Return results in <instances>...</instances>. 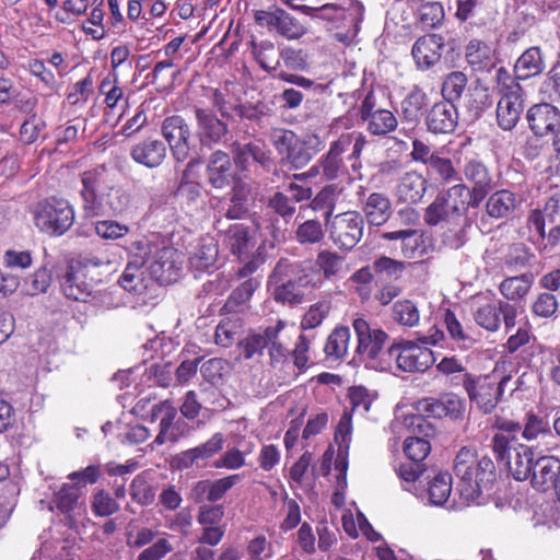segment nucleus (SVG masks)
Wrapping results in <instances>:
<instances>
[{
	"label": "nucleus",
	"mask_w": 560,
	"mask_h": 560,
	"mask_svg": "<svg viewBox=\"0 0 560 560\" xmlns=\"http://www.w3.org/2000/svg\"><path fill=\"white\" fill-rule=\"evenodd\" d=\"M526 119L533 133L545 137L560 128V110L552 104H535L526 113Z\"/></svg>",
	"instance_id": "nucleus-23"
},
{
	"label": "nucleus",
	"mask_w": 560,
	"mask_h": 560,
	"mask_svg": "<svg viewBox=\"0 0 560 560\" xmlns=\"http://www.w3.org/2000/svg\"><path fill=\"white\" fill-rule=\"evenodd\" d=\"M501 315L506 329L515 326L516 308L514 305L503 301H499L497 304L487 303L479 306L474 312V319L480 327L489 331H497L500 327Z\"/></svg>",
	"instance_id": "nucleus-19"
},
{
	"label": "nucleus",
	"mask_w": 560,
	"mask_h": 560,
	"mask_svg": "<svg viewBox=\"0 0 560 560\" xmlns=\"http://www.w3.org/2000/svg\"><path fill=\"white\" fill-rule=\"evenodd\" d=\"M444 48L445 43L441 35L428 34L416 40L411 54L417 67L421 70H428L441 60Z\"/></svg>",
	"instance_id": "nucleus-24"
},
{
	"label": "nucleus",
	"mask_w": 560,
	"mask_h": 560,
	"mask_svg": "<svg viewBox=\"0 0 560 560\" xmlns=\"http://www.w3.org/2000/svg\"><path fill=\"white\" fill-rule=\"evenodd\" d=\"M197 137L201 147L212 148L222 142L229 133V125L210 108L194 109Z\"/></svg>",
	"instance_id": "nucleus-16"
},
{
	"label": "nucleus",
	"mask_w": 560,
	"mask_h": 560,
	"mask_svg": "<svg viewBox=\"0 0 560 560\" xmlns=\"http://www.w3.org/2000/svg\"><path fill=\"white\" fill-rule=\"evenodd\" d=\"M524 110V101H499L497 121L501 129L511 131L517 125Z\"/></svg>",
	"instance_id": "nucleus-46"
},
{
	"label": "nucleus",
	"mask_w": 560,
	"mask_h": 560,
	"mask_svg": "<svg viewBox=\"0 0 560 560\" xmlns=\"http://www.w3.org/2000/svg\"><path fill=\"white\" fill-rule=\"evenodd\" d=\"M270 141L294 170L306 166L324 149V141L314 132L298 136L292 130L277 128L271 130Z\"/></svg>",
	"instance_id": "nucleus-5"
},
{
	"label": "nucleus",
	"mask_w": 560,
	"mask_h": 560,
	"mask_svg": "<svg viewBox=\"0 0 560 560\" xmlns=\"http://www.w3.org/2000/svg\"><path fill=\"white\" fill-rule=\"evenodd\" d=\"M201 163L202 161L200 158H192L188 161L185 170L183 171L176 195L187 203L196 202L201 196V184L192 179V173L195 168L198 167Z\"/></svg>",
	"instance_id": "nucleus-37"
},
{
	"label": "nucleus",
	"mask_w": 560,
	"mask_h": 560,
	"mask_svg": "<svg viewBox=\"0 0 560 560\" xmlns=\"http://www.w3.org/2000/svg\"><path fill=\"white\" fill-rule=\"evenodd\" d=\"M428 485L430 502L434 505L444 504L452 492V476L448 472H439Z\"/></svg>",
	"instance_id": "nucleus-48"
},
{
	"label": "nucleus",
	"mask_w": 560,
	"mask_h": 560,
	"mask_svg": "<svg viewBox=\"0 0 560 560\" xmlns=\"http://www.w3.org/2000/svg\"><path fill=\"white\" fill-rule=\"evenodd\" d=\"M267 209L280 217L284 223H289L296 212V206L284 191H276L270 196L267 201Z\"/></svg>",
	"instance_id": "nucleus-53"
},
{
	"label": "nucleus",
	"mask_w": 560,
	"mask_h": 560,
	"mask_svg": "<svg viewBox=\"0 0 560 560\" xmlns=\"http://www.w3.org/2000/svg\"><path fill=\"white\" fill-rule=\"evenodd\" d=\"M325 237L322 223L315 219H308L301 223L295 231V238L301 245L319 244Z\"/></svg>",
	"instance_id": "nucleus-52"
},
{
	"label": "nucleus",
	"mask_w": 560,
	"mask_h": 560,
	"mask_svg": "<svg viewBox=\"0 0 560 560\" xmlns=\"http://www.w3.org/2000/svg\"><path fill=\"white\" fill-rule=\"evenodd\" d=\"M388 358L395 359L397 368L402 372H424L433 365L435 358L433 351L424 345L412 340L394 342L388 349Z\"/></svg>",
	"instance_id": "nucleus-12"
},
{
	"label": "nucleus",
	"mask_w": 560,
	"mask_h": 560,
	"mask_svg": "<svg viewBox=\"0 0 560 560\" xmlns=\"http://www.w3.org/2000/svg\"><path fill=\"white\" fill-rule=\"evenodd\" d=\"M428 187L427 179L417 172H407L397 186L398 198L408 203H418Z\"/></svg>",
	"instance_id": "nucleus-35"
},
{
	"label": "nucleus",
	"mask_w": 560,
	"mask_h": 560,
	"mask_svg": "<svg viewBox=\"0 0 560 560\" xmlns=\"http://www.w3.org/2000/svg\"><path fill=\"white\" fill-rule=\"evenodd\" d=\"M520 80L516 73L512 75L504 67L497 69L495 82L501 94L500 101H524L525 92Z\"/></svg>",
	"instance_id": "nucleus-42"
},
{
	"label": "nucleus",
	"mask_w": 560,
	"mask_h": 560,
	"mask_svg": "<svg viewBox=\"0 0 560 560\" xmlns=\"http://www.w3.org/2000/svg\"><path fill=\"white\" fill-rule=\"evenodd\" d=\"M427 167L428 176L440 184L446 185L460 179L451 159L438 155Z\"/></svg>",
	"instance_id": "nucleus-47"
},
{
	"label": "nucleus",
	"mask_w": 560,
	"mask_h": 560,
	"mask_svg": "<svg viewBox=\"0 0 560 560\" xmlns=\"http://www.w3.org/2000/svg\"><path fill=\"white\" fill-rule=\"evenodd\" d=\"M456 491L467 504H486L497 480V468L490 456H478L476 451L462 447L454 459Z\"/></svg>",
	"instance_id": "nucleus-1"
},
{
	"label": "nucleus",
	"mask_w": 560,
	"mask_h": 560,
	"mask_svg": "<svg viewBox=\"0 0 560 560\" xmlns=\"http://www.w3.org/2000/svg\"><path fill=\"white\" fill-rule=\"evenodd\" d=\"M364 8L361 3H351L348 9L341 8L337 4L327 3L319 8L318 19L329 22L331 25L337 20H348L349 28L346 32H336L334 37L342 43L350 44L357 36L360 23L363 20Z\"/></svg>",
	"instance_id": "nucleus-14"
},
{
	"label": "nucleus",
	"mask_w": 560,
	"mask_h": 560,
	"mask_svg": "<svg viewBox=\"0 0 560 560\" xmlns=\"http://www.w3.org/2000/svg\"><path fill=\"white\" fill-rule=\"evenodd\" d=\"M419 21L423 27L435 28L444 20L445 13L440 2H425L418 9Z\"/></svg>",
	"instance_id": "nucleus-58"
},
{
	"label": "nucleus",
	"mask_w": 560,
	"mask_h": 560,
	"mask_svg": "<svg viewBox=\"0 0 560 560\" xmlns=\"http://www.w3.org/2000/svg\"><path fill=\"white\" fill-rule=\"evenodd\" d=\"M545 69L542 52L534 46L526 49L514 65V73L518 79H529L539 75Z\"/></svg>",
	"instance_id": "nucleus-39"
},
{
	"label": "nucleus",
	"mask_w": 560,
	"mask_h": 560,
	"mask_svg": "<svg viewBox=\"0 0 560 560\" xmlns=\"http://www.w3.org/2000/svg\"><path fill=\"white\" fill-rule=\"evenodd\" d=\"M465 60L475 72H490L495 67L494 50L477 38L470 39L465 46Z\"/></svg>",
	"instance_id": "nucleus-30"
},
{
	"label": "nucleus",
	"mask_w": 560,
	"mask_h": 560,
	"mask_svg": "<svg viewBox=\"0 0 560 560\" xmlns=\"http://www.w3.org/2000/svg\"><path fill=\"white\" fill-rule=\"evenodd\" d=\"M143 273L140 260L128 261L118 282L126 291L139 292L143 288Z\"/></svg>",
	"instance_id": "nucleus-57"
},
{
	"label": "nucleus",
	"mask_w": 560,
	"mask_h": 560,
	"mask_svg": "<svg viewBox=\"0 0 560 560\" xmlns=\"http://www.w3.org/2000/svg\"><path fill=\"white\" fill-rule=\"evenodd\" d=\"M350 339V329L345 326L337 327L332 330V332L328 336L325 353L327 357H331L335 359L342 358L348 350V343Z\"/></svg>",
	"instance_id": "nucleus-51"
},
{
	"label": "nucleus",
	"mask_w": 560,
	"mask_h": 560,
	"mask_svg": "<svg viewBox=\"0 0 560 560\" xmlns=\"http://www.w3.org/2000/svg\"><path fill=\"white\" fill-rule=\"evenodd\" d=\"M416 409L434 419L458 420L463 418L465 401L453 393H446L438 398L425 397L419 400Z\"/></svg>",
	"instance_id": "nucleus-17"
},
{
	"label": "nucleus",
	"mask_w": 560,
	"mask_h": 560,
	"mask_svg": "<svg viewBox=\"0 0 560 560\" xmlns=\"http://www.w3.org/2000/svg\"><path fill=\"white\" fill-rule=\"evenodd\" d=\"M176 417L177 409L168 400L160 401L152 406L150 421L154 422L160 418V432L154 440L158 445L178 440V434L173 429Z\"/></svg>",
	"instance_id": "nucleus-27"
},
{
	"label": "nucleus",
	"mask_w": 560,
	"mask_h": 560,
	"mask_svg": "<svg viewBox=\"0 0 560 560\" xmlns=\"http://www.w3.org/2000/svg\"><path fill=\"white\" fill-rule=\"evenodd\" d=\"M218 254L219 250L215 244H202L190 258V264L198 270H206L215 264Z\"/></svg>",
	"instance_id": "nucleus-63"
},
{
	"label": "nucleus",
	"mask_w": 560,
	"mask_h": 560,
	"mask_svg": "<svg viewBox=\"0 0 560 560\" xmlns=\"http://www.w3.org/2000/svg\"><path fill=\"white\" fill-rule=\"evenodd\" d=\"M254 20L258 26L266 27L269 32H276L287 39H299L307 32V28L298 19L276 5L268 10H256Z\"/></svg>",
	"instance_id": "nucleus-13"
},
{
	"label": "nucleus",
	"mask_w": 560,
	"mask_h": 560,
	"mask_svg": "<svg viewBox=\"0 0 560 560\" xmlns=\"http://www.w3.org/2000/svg\"><path fill=\"white\" fill-rule=\"evenodd\" d=\"M315 262L323 271L325 278L329 279L341 270L343 257L336 252L322 250L318 253Z\"/></svg>",
	"instance_id": "nucleus-61"
},
{
	"label": "nucleus",
	"mask_w": 560,
	"mask_h": 560,
	"mask_svg": "<svg viewBox=\"0 0 560 560\" xmlns=\"http://www.w3.org/2000/svg\"><path fill=\"white\" fill-rule=\"evenodd\" d=\"M92 512L100 517L113 515L119 511L117 501L105 490H97L91 501Z\"/></svg>",
	"instance_id": "nucleus-59"
},
{
	"label": "nucleus",
	"mask_w": 560,
	"mask_h": 560,
	"mask_svg": "<svg viewBox=\"0 0 560 560\" xmlns=\"http://www.w3.org/2000/svg\"><path fill=\"white\" fill-rule=\"evenodd\" d=\"M81 486L73 483H63L55 495L57 509L67 516L70 523L74 522L73 513L81 509L84 502L81 500Z\"/></svg>",
	"instance_id": "nucleus-38"
},
{
	"label": "nucleus",
	"mask_w": 560,
	"mask_h": 560,
	"mask_svg": "<svg viewBox=\"0 0 560 560\" xmlns=\"http://www.w3.org/2000/svg\"><path fill=\"white\" fill-rule=\"evenodd\" d=\"M428 102L427 93L419 85H413L400 104L402 121L411 125L418 124Z\"/></svg>",
	"instance_id": "nucleus-34"
},
{
	"label": "nucleus",
	"mask_w": 560,
	"mask_h": 560,
	"mask_svg": "<svg viewBox=\"0 0 560 560\" xmlns=\"http://www.w3.org/2000/svg\"><path fill=\"white\" fill-rule=\"evenodd\" d=\"M178 257L177 250L173 247H155L149 265L150 276L161 285L175 282L182 270V266L177 261Z\"/></svg>",
	"instance_id": "nucleus-18"
},
{
	"label": "nucleus",
	"mask_w": 560,
	"mask_h": 560,
	"mask_svg": "<svg viewBox=\"0 0 560 560\" xmlns=\"http://www.w3.org/2000/svg\"><path fill=\"white\" fill-rule=\"evenodd\" d=\"M491 448L497 460L504 463L509 472L517 481H525L530 478L533 466L540 455L534 447L502 434L492 436Z\"/></svg>",
	"instance_id": "nucleus-7"
},
{
	"label": "nucleus",
	"mask_w": 560,
	"mask_h": 560,
	"mask_svg": "<svg viewBox=\"0 0 560 560\" xmlns=\"http://www.w3.org/2000/svg\"><path fill=\"white\" fill-rule=\"evenodd\" d=\"M35 224L51 236L65 234L74 222V211L65 199L48 198L36 206Z\"/></svg>",
	"instance_id": "nucleus-8"
},
{
	"label": "nucleus",
	"mask_w": 560,
	"mask_h": 560,
	"mask_svg": "<svg viewBox=\"0 0 560 560\" xmlns=\"http://www.w3.org/2000/svg\"><path fill=\"white\" fill-rule=\"evenodd\" d=\"M365 124L366 131L373 136L384 137L396 130L398 120L389 109L375 112L361 119Z\"/></svg>",
	"instance_id": "nucleus-43"
},
{
	"label": "nucleus",
	"mask_w": 560,
	"mask_h": 560,
	"mask_svg": "<svg viewBox=\"0 0 560 560\" xmlns=\"http://www.w3.org/2000/svg\"><path fill=\"white\" fill-rule=\"evenodd\" d=\"M60 288L66 298L88 302L91 300L92 284L84 279H77V269L72 265L63 276Z\"/></svg>",
	"instance_id": "nucleus-41"
},
{
	"label": "nucleus",
	"mask_w": 560,
	"mask_h": 560,
	"mask_svg": "<svg viewBox=\"0 0 560 560\" xmlns=\"http://www.w3.org/2000/svg\"><path fill=\"white\" fill-rule=\"evenodd\" d=\"M167 148L162 140L145 139L130 150L131 159L149 168L160 166L166 158Z\"/></svg>",
	"instance_id": "nucleus-28"
},
{
	"label": "nucleus",
	"mask_w": 560,
	"mask_h": 560,
	"mask_svg": "<svg viewBox=\"0 0 560 560\" xmlns=\"http://www.w3.org/2000/svg\"><path fill=\"white\" fill-rule=\"evenodd\" d=\"M352 326L358 338L357 353L361 360L368 366L385 370L384 357H388V352L384 351L383 347L388 340V335L380 328L372 329L363 318L354 319Z\"/></svg>",
	"instance_id": "nucleus-9"
},
{
	"label": "nucleus",
	"mask_w": 560,
	"mask_h": 560,
	"mask_svg": "<svg viewBox=\"0 0 560 560\" xmlns=\"http://www.w3.org/2000/svg\"><path fill=\"white\" fill-rule=\"evenodd\" d=\"M206 173L208 184L215 190H223L236 183L231 156L222 150H217L210 154Z\"/></svg>",
	"instance_id": "nucleus-22"
},
{
	"label": "nucleus",
	"mask_w": 560,
	"mask_h": 560,
	"mask_svg": "<svg viewBox=\"0 0 560 560\" xmlns=\"http://www.w3.org/2000/svg\"><path fill=\"white\" fill-rule=\"evenodd\" d=\"M161 132L167 141L174 159L184 162L190 154L191 131L187 121L179 115L166 117Z\"/></svg>",
	"instance_id": "nucleus-15"
},
{
	"label": "nucleus",
	"mask_w": 560,
	"mask_h": 560,
	"mask_svg": "<svg viewBox=\"0 0 560 560\" xmlns=\"http://www.w3.org/2000/svg\"><path fill=\"white\" fill-rule=\"evenodd\" d=\"M81 198L88 215H124L131 206V195L121 186H115L104 165L85 171L81 175Z\"/></svg>",
	"instance_id": "nucleus-2"
},
{
	"label": "nucleus",
	"mask_w": 560,
	"mask_h": 560,
	"mask_svg": "<svg viewBox=\"0 0 560 560\" xmlns=\"http://www.w3.org/2000/svg\"><path fill=\"white\" fill-rule=\"evenodd\" d=\"M284 328V323L278 320L275 326H268L260 331H252L244 339L238 341V347L243 351L246 360L253 359L256 354L261 355L268 346V341L279 337L280 331Z\"/></svg>",
	"instance_id": "nucleus-29"
},
{
	"label": "nucleus",
	"mask_w": 560,
	"mask_h": 560,
	"mask_svg": "<svg viewBox=\"0 0 560 560\" xmlns=\"http://www.w3.org/2000/svg\"><path fill=\"white\" fill-rule=\"evenodd\" d=\"M231 162L233 161L237 172L244 175L249 171L252 162L264 168H268L272 163L270 153L256 142L234 141L231 144Z\"/></svg>",
	"instance_id": "nucleus-21"
},
{
	"label": "nucleus",
	"mask_w": 560,
	"mask_h": 560,
	"mask_svg": "<svg viewBox=\"0 0 560 560\" xmlns=\"http://www.w3.org/2000/svg\"><path fill=\"white\" fill-rule=\"evenodd\" d=\"M467 75L462 71H453L446 75L442 84L443 101L453 104L459 101L467 85Z\"/></svg>",
	"instance_id": "nucleus-50"
},
{
	"label": "nucleus",
	"mask_w": 560,
	"mask_h": 560,
	"mask_svg": "<svg viewBox=\"0 0 560 560\" xmlns=\"http://www.w3.org/2000/svg\"><path fill=\"white\" fill-rule=\"evenodd\" d=\"M312 276L303 262L281 258L276 264L270 282L276 284L273 296L277 302L298 305L304 301L303 289L312 285Z\"/></svg>",
	"instance_id": "nucleus-6"
},
{
	"label": "nucleus",
	"mask_w": 560,
	"mask_h": 560,
	"mask_svg": "<svg viewBox=\"0 0 560 560\" xmlns=\"http://www.w3.org/2000/svg\"><path fill=\"white\" fill-rule=\"evenodd\" d=\"M223 243L240 260L249 258L255 247L249 228L244 224L231 225L224 233Z\"/></svg>",
	"instance_id": "nucleus-31"
},
{
	"label": "nucleus",
	"mask_w": 560,
	"mask_h": 560,
	"mask_svg": "<svg viewBox=\"0 0 560 560\" xmlns=\"http://www.w3.org/2000/svg\"><path fill=\"white\" fill-rule=\"evenodd\" d=\"M249 189L246 184L237 182L231 188L229 194V206L222 208L223 215L230 220H240L249 212Z\"/></svg>",
	"instance_id": "nucleus-40"
},
{
	"label": "nucleus",
	"mask_w": 560,
	"mask_h": 560,
	"mask_svg": "<svg viewBox=\"0 0 560 560\" xmlns=\"http://www.w3.org/2000/svg\"><path fill=\"white\" fill-rule=\"evenodd\" d=\"M424 122L428 131L433 135H448L454 132L458 125V110L456 105L443 100L434 103L427 110Z\"/></svg>",
	"instance_id": "nucleus-20"
},
{
	"label": "nucleus",
	"mask_w": 560,
	"mask_h": 560,
	"mask_svg": "<svg viewBox=\"0 0 560 560\" xmlns=\"http://www.w3.org/2000/svg\"><path fill=\"white\" fill-rule=\"evenodd\" d=\"M250 47L252 55L260 68L277 78L281 65V57L275 44L269 40H262L260 43L252 42Z\"/></svg>",
	"instance_id": "nucleus-36"
},
{
	"label": "nucleus",
	"mask_w": 560,
	"mask_h": 560,
	"mask_svg": "<svg viewBox=\"0 0 560 560\" xmlns=\"http://www.w3.org/2000/svg\"><path fill=\"white\" fill-rule=\"evenodd\" d=\"M243 326V319L241 317L231 318L225 316L217 326L214 341L217 345L222 347H230L235 340V336L238 334Z\"/></svg>",
	"instance_id": "nucleus-54"
},
{
	"label": "nucleus",
	"mask_w": 560,
	"mask_h": 560,
	"mask_svg": "<svg viewBox=\"0 0 560 560\" xmlns=\"http://www.w3.org/2000/svg\"><path fill=\"white\" fill-rule=\"evenodd\" d=\"M533 283L532 273H523L518 277H510L504 279L500 284L501 293L508 300H520L524 298Z\"/></svg>",
	"instance_id": "nucleus-49"
},
{
	"label": "nucleus",
	"mask_w": 560,
	"mask_h": 560,
	"mask_svg": "<svg viewBox=\"0 0 560 560\" xmlns=\"http://www.w3.org/2000/svg\"><path fill=\"white\" fill-rule=\"evenodd\" d=\"M521 201L516 195L509 189H500L490 192L489 198L485 203L486 213L495 220L508 219L512 217Z\"/></svg>",
	"instance_id": "nucleus-32"
},
{
	"label": "nucleus",
	"mask_w": 560,
	"mask_h": 560,
	"mask_svg": "<svg viewBox=\"0 0 560 560\" xmlns=\"http://www.w3.org/2000/svg\"><path fill=\"white\" fill-rule=\"evenodd\" d=\"M129 493L133 501L143 506L152 504L155 500L154 487L142 475L133 478L130 483Z\"/></svg>",
	"instance_id": "nucleus-56"
},
{
	"label": "nucleus",
	"mask_w": 560,
	"mask_h": 560,
	"mask_svg": "<svg viewBox=\"0 0 560 560\" xmlns=\"http://www.w3.org/2000/svg\"><path fill=\"white\" fill-rule=\"evenodd\" d=\"M393 319L402 326L413 327L419 323L420 313L410 300H400L393 305Z\"/></svg>",
	"instance_id": "nucleus-55"
},
{
	"label": "nucleus",
	"mask_w": 560,
	"mask_h": 560,
	"mask_svg": "<svg viewBox=\"0 0 560 560\" xmlns=\"http://www.w3.org/2000/svg\"><path fill=\"white\" fill-rule=\"evenodd\" d=\"M510 381V375L503 376L499 383H495L488 375L474 376L469 373H465L462 383L469 399L475 402L483 413H491L498 406L504 387Z\"/></svg>",
	"instance_id": "nucleus-10"
},
{
	"label": "nucleus",
	"mask_w": 560,
	"mask_h": 560,
	"mask_svg": "<svg viewBox=\"0 0 560 560\" xmlns=\"http://www.w3.org/2000/svg\"><path fill=\"white\" fill-rule=\"evenodd\" d=\"M364 217L359 211H345L336 214L325 224L332 243L340 249H352L362 238Z\"/></svg>",
	"instance_id": "nucleus-11"
},
{
	"label": "nucleus",
	"mask_w": 560,
	"mask_h": 560,
	"mask_svg": "<svg viewBox=\"0 0 560 560\" xmlns=\"http://www.w3.org/2000/svg\"><path fill=\"white\" fill-rule=\"evenodd\" d=\"M560 477V459L552 455H539L530 472L532 487L540 492H547L556 486Z\"/></svg>",
	"instance_id": "nucleus-25"
},
{
	"label": "nucleus",
	"mask_w": 560,
	"mask_h": 560,
	"mask_svg": "<svg viewBox=\"0 0 560 560\" xmlns=\"http://www.w3.org/2000/svg\"><path fill=\"white\" fill-rule=\"evenodd\" d=\"M351 135H341L332 141L329 150L320 160L322 174L327 180H334L346 173L342 154L350 148Z\"/></svg>",
	"instance_id": "nucleus-26"
},
{
	"label": "nucleus",
	"mask_w": 560,
	"mask_h": 560,
	"mask_svg": "<svg viewBox=\"0 0 560 560\" xmlns=\"http://www.w3.org/2000/svg\"><path fill=\"white\" fill-rule=\"evenodd\" d=\"M373 269L377 275L385 276L389 279H398L406 269V264L401 260L382 256L374 260Z\"/></svg>",
	"instance_id": "nucleus-64"
},
{
	"label": "nucleus",
	"mask_w": 560,
	"mask_h": 560,
	"mask_svg": "<svg viewBox=\"0 0 560 560\" xmlns=\"http://www.w3.org/2000/svg\"><path fill=\"white\" fill-rule=\"evenodd\" d=\"M362 211L370 225L381 226L392 217V201L385 194L372 192L365 199Z\"/></svg>",
	"instance_id": "nucleus-33"
},
{
	"label": "nucleus",
	"mask_w": 560,
	"mask_h": 560,
	"mask_svg": "<svg viewBox=\"0 0 560 560\" xmlns=\"http://www.w3.org/2000/svg\"><path fill=\"white\" fill-rule=\"evenodd\" d=\"M467 191L455 185L441 189L433 201L425 208L423 220L429 226L457 228L450 244L460 248L466 242V230L470 220L465 215L464 195Z\"/></svg>",
	"instance_id": "nucleus-3"
},
{
	"label": "nucleus",
	"mask_w": 560,
	"mask_h": 560,
	"mask_svg": "<svg viewBox=\"0 0 560 560\" xmlns=\"http://www.w3.org/2000/svg\"><path fill=\"white\" fill-rule=\"evenodd\" d=\"M463 173L467 182L474 188L494 189L495 182L489 168L479 160L471 159L463 167Z\"/></svg>",
	"instance_id": "nucleus-44"
},
{
	"label": "nucleus",
	"mask_w": 560,
	"mask_h": 560,
	"mask_svg": "<svg viewBox=\"0 0 560 560\" xmlns=\"http://www.w3.org/2000/svg\"><path fill=\"white\" fill-rule=\"evenodd\" d=\"M51 280L52 277L50 270H48L46 267H42L25 280V292L30 295L45 293L50 287Z\"/></svg>",
	"instance_id": "nucleus-60"
},
{
	"label": "nucleus",
	"mask_w": 560,
	"mask_h": 560,
	"mask_svg": "<svg viewBox=\"0 0 560 560\" xmlns=\"http://www.w3.org/2000/svg\"><path fill=\"white\" fill-rule=\"evenodd\" d=\"M431 451L430 442L420 436H409L404 442V453L412 462H422Z\"/></svg>",
	"instance_id": "nucleus-62"
},
{
	"label": "nucleus",
	"mask_w": 560,
	"mask_h": 560,
	"mask_svg": "<svg viewBox=\"0 0 560 560\" xmlns=\"http://www.w3.org/2000/svg\"><path fill=\"white\" fill-rule=\"evenodd\" d=\"M337 185L323 187L316 196L311 199L308 207L314 211H322L325 224L334 218V210L338 198Z\"/></svg>",
	"instance_id": "nucleus-45"
},
{
	"label": "nucleus",
	"mask_w": 560,
	"mask_h": 560,
	"mask_svg": "<svg viewBox=\"0 0 560 560\" xmlns=\"http://www.w3.org/2000/svg\"><path fill=\"white\" fill-rule=\"evenodd\" d=\"M402 226L394 229V222L388 223L386 228L378 233L380 244L386 247L394 256L415 259L424 253L423 232L413 229L418 215L415 209L405 208L397 211Z\"/></svg>",
	"instance_id": "nucleus-4"
}]
</instances>
